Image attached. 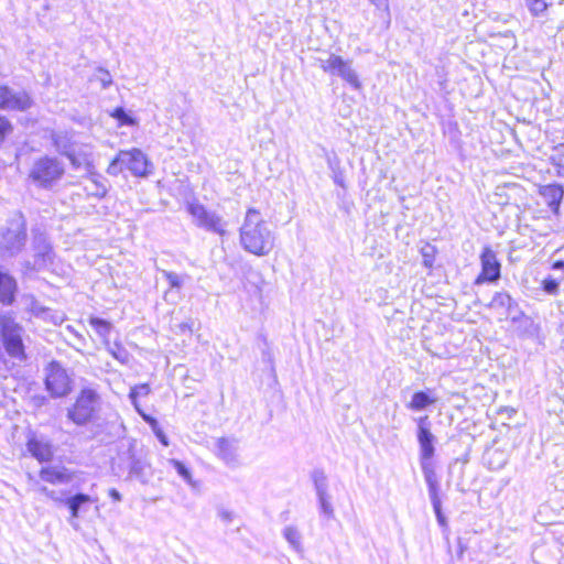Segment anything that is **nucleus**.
Returning <instances> with one entry per match:
<instances>
[{
  "instance_id": "obj_39",
  "label": "nucleus",
  "mask_w": 564,
  "mask_h": 564,
  "mask_svg": "<svg viewBox=\"0 0 564 564\" xmlns=\"http://www.w3.org/2000/svg\"><path fill=\"white\" fill-rule=\"evenodd\" d=\"M112 117L116 118L121 124L130 126L134 122L133 119L127 115L124 109L121 107H118L113 110Z\"/></svg>"
},
{
  "instance_id": "obj_9",
  "label": "nucleus",
  "mask_w": 564,
  "mask_h": 564,
  "mask_svg": "<svg viewBox=\"0 0 564 564\" xmlns=\"http://www.w3.org/2000/svg\"><path fill=\"white\" fill-rule=\"evenodd\" d=\"M99 397L93 389H83L75 404L68 409L67 417L77 425L86 424L96 411Z\"/></svg>"
},
{
  "instance_id": "obj_8",
  "label": "nucleus",
  "mask_w": 564,
  "mask_h": 564,
  "mask_svg": "<svg viewBox=\"0 0 564 564\" xmlns=\"http://www.w3.org/2000/svg\"><path fill=\"white\" fill-rule=\"evenodd\" d=\"M2 345L6 352L18 361L26 359L25 347L23 344L22 335L23 327L19 325L13 318L2 316Z\"/></svg>"
},
{
  "instance_id": "obj_27",
  "label": "nucleus",
  "mask_w": 564,
  "mask_h": 564,
  "mask_svg": "<svg viewBox=\"0 0 564 564\" xmlns=\"http://www.w3.org/2000/svg\"><path fill=\"white\" fill-rule=\"evenodd\" d=\"M434 403V400L424 391L415 392L408 408L414 411H421Z\"/></svg>"
},
{
  "instance_id": "obj_18",
  "label": "nucleus",
  "mask_w": 564,
  "mask_h": 564,
  "mask_svg": "<svg viewBox=\"0 0 564 564\" xmlns=\"http://www.w3.org/2000/svg\"><path fill=\"white\" fill-rule=\"evenodd\" d=\"M489 307L508 318L517 310L518 304L508 292L501 291L495 293Z\"/></svg>"
},
{
  "instance_id": "obj_28",
  "label": "nucleus",
  "mask_w": 564,
  "mask_h": 564,
  "mask_svg": "<svg viewBox=\"0 0 564 564\" xmlns=\"http://www.w3.org/2000/svg\"><path fill=\"white\" fill-rule=\"evenodd\" d=\"M108 352L121 364H128L130 355L128 350L118 341L113 344L106 343Z\"/></svg>"
},
{
  "instance_id": "obj_4",
  "label": "nucleus",
  "mask_w": 564,
  "mask_h": 564,
  "mask_svg": "<svg viewBox=\"0 0 564 564\" xmlns=\"http://www.w3.org/2000/svg\"><path fill=\"white\" fill-rule=\"evenodd\" d=\"M118 465L128 470L129 479H137L143 485L148 484L153 475L147 455L137 446L135 441H130L127 447L119 452Z\"/></svg>"
},
{
  "instance_id": "obj_5",
  "label": "nucleus",
  "mask_w": 564,
  "mask_h": 564,
  "mask_svg": "<svg viewBox=\"0 0 564 564\" xmlns=\"http://www.w3.org/2000/svg\"><path fill=\"white\" fill-rule=\"evenodd\" d=\"M186 210L192 217V223L205 231L219 236L227 232V221L214 210L208 209L197 199L186 202Z\"/></svg>"
},
{
  "instance_id": "obj_22",
  "label": "nucleus",
  "mask_w": 564,
  "mask_h": 564,
  "mask_svg": "<svg viewBox=\"0 0 564 564\" xmlns=\"http://www.w3.org/2000/svg\"><path fill=\"white\" fill-rule=\"evenodd\" d=\"M26 446L31 455L40 462H48L53 457L52 445L47 441L33 437L29 440Z\"/></svg>"
},
{
  "instance_id": "obj_33",
  "label": "nucleus",
  "mask_w": 564,
  "mask_h": 564,
  "mask_svg": "<svg viewBox=\"0 0 564 564\" xmlns=\"http://www.w3.org/2000/svg\"><path fill=\"white\" fill-rule=\"evenodd\" d=\"M527 6L532 14L539 15L542 14L547 7L552 3V0H525Z\"/></svg>"
},
{
  "instance_id": "obj_16",
  "label": "nucleus",
  "mask_w": 564,
  "mask_h": 564,
  "mask_svg": "<svg viewBox=\"0 0 564 564\" xmlns=\"http://www.w3.org/2000/svg\"><path fill=\"white\" fill-rule=\"evenodd\" d=\"M75 473L63 466L43 467L40 478L53 485L69 484L75 479Z\"/></svg>"
},
{
  "instance_id": "obj_32",
  "label": "nucleus",
  "mask_w": 564,
  "mask_h": 564,
  "mask_svg": "<svg viewBox=\"0 0 564 564\" xmlns=\"http://www.w3.org/2000/svg\"><path fill=\"white\" fill-rule=\"evenodd\" d=\"M160 272L163 278L166 279L171 290H180L183 286L185 279L187 278L186 275H181L173 271L160 270Z\"/></svg>"
},
{
  "instance_id": "obj_21",
  "label": "nucleus",
  "mask_w": 564,
  "mask_h": 564,
  "mask_svg": "<svg viewBox=\"0 0 564 564\" xmlns=\"http://www.w3.org/2000/svg\"><path fill=\"white\" fill-rule=\"evenodd\" d=\"M216 446L218 457H220L227 465L238 464L237 441L221 437L217 441Z\"/></svg>"
},
{
  "instance_id": "obj_41",
  "label": "nucleus",
  "mask_w": 564,
  "mask_h": 564,
  "mask_svg": "<svg viewBox=\"0 0 564 564\" xmlns=\"http://www.w3.org/2000/svg\"><path fill=\"white\" fill-rule=\"evenodd\" d=\"M219 517L226 522H230L232 520V513L228 510H220Z\"/></svg>"
},
{
  "instance_id": "obj_24",
  "label": "nucleus",
  "mask_w": 564,
  "mask_h": 564,
  "mask_svg": "<svg viewBox=\"0 0 564 564\" xmlns=\"http://www.w3.org/2000/svg\"><path fill=\"white\" fill-rule=\"evenodd\" d=\"M52 143L61 155L67 156L75 150L73 137L67 131H54L51 134Z\"/></svg>"
},
{
  "instance_id": "obj_7",
  "label": "nucleus",
  "mask_w": 564,
  "mask_h": 564,
  "mask_svg": "<svg viewBox=\"0 0 564 564\" xmlns=\"http://www.w3.org/2000/svg\"><path fill=\"white\" fill-rule=\"evenodd\" d=\"M316 64L325 73L332 76H338L348 83L354 89H360L361 83L358 74L351 67L350 61H345L341 56L329 53L325 57H317Z\"/></svg>"
},
{
  "instance_id": "obj_6",
  "label": "nucleus",
  "mask_w": 564,
  "mask_h": 564,
  "mask_svg": "<svg viewBox=\"0 0 564 564\" xmlns=\"http://www.w3.org/2000/svg\"><path fill=\"white\" fill-rule=\"evenodd\" d=\"M28 239L26 225L22 217L12 219L0 231V254L15 257L25 247Z\"/></svg>"
},
{
  "instance_id": "obj_42",
  "label": "nucleus",
  "mask_w": 564,
  "mask_h": 564,
  "mask_svg": "<svg viewBox=\"0 0 564 564\" xmlns=\"http://www.w3.org/2000/svg\"><path fill=\"white\" fill-rule=\"evenodd\" d=\"M109 496L117 502L122 499L121 494L115 488L109 489Z\"/></svg>"
},
{
  "instance_id": "obj_44",
  "label": "nucleus",
  "mask_w": 564,
  "mask_h": 564,
  "mask_svg": "<svg viewBox=\"0 0 564 564\" xmlns=\"http://www.w3.org/2000/svg\"><path fill=\"white\" fill-rule=\"evenodd\" d=\"M369 1L377 7H380V6H386L388 0H369Z\"/></svg>"
},
{
  "instance_id": "obj_10",
  "label": "nucleus",
  "mask_w": 564,
  "mask_h": 564,
  "mask_svg": "<svg viewBox=\"0 0 564 564\" xmlns=\"http://www.w3.org/2000/svg\"><path fill=\"white\" fill-rule=\"evenodd\" d=\"M45 388L53 398L65 397L70 392L68 375L57 361H52L46 367Z\"/></svg>"
},
{
  "instance_id": "obj_26",
  "label": "nucleus",
  "mask_w": 564,
  "mask_h": 564,
  "mask_svg": "<svg viewBox=\"0 0 564 564\" xmlns=\"http://www.w3.org/2000/svg\"><path fill=\"white\" fill-rule=\"evenodd\" d=\"M553 270L561 272L558 278L547 276L543 280L542 286L547 294L555 295L558 292L560 282L564 279V261H556L553 264Z\"/></svg>"
},
{
  "instance_id": "obj_13",
  "label": "nucleus",
  "mask_w": 564,
  "mask_h": 564,
  "mask_svg": "<svg viewBox=\"0 0 564 564\" xmlns=\"http://www.w3.org/2000/svg\"><path fill=\"white\" fill-rule=\"evenodd\" d=\"M416 436L420 445V462L432 460L435 454L436 437L431 432L429 416L417 419Z\"/></svg>"
},
{
  "instance_id": "obj_38",
  "label": "nucleus",
  "mask_w": 564,
  "mask_h": 564,
  "mask_svg": "<svg viewBox=\"0 0 564 564\" xmlns=\"http://www.w3.org/2000/svg\"><path fill=\"white\" fill-rule=\"evenodd\" d=\"M151 389L148 383H142L139 386H135L130 391V399L132 400L133 404L137 405L135 399L138 395H148L150 393ZM138 409V406H135Z\"/></svg>"
},
{
  "instance_id": "obj_37",
  "label": "nucleus",
  "mask_w": 564,
  "mask_h": 564,
  "mask_svg": "<svg viewBox=\"0 0 564 564\" xmlns=\"http://www.w3.org/2000/svg\"><path fill=\"white\" fill-rule=\"evenodd\" d=\"M422 257H423V264L426 268H432L434 263V252L435 249L431 245H426L422 248Z\"/></svg>"
},
{
  "instance_id": "obj_36",
  "label": "nucleus",
  "mask_w": 564,
  "mask_h": 564,
  "mask_svg": "<svg viewBox=\"0 0 564 564\" xmlns=\"http://www.w3.org/2000/svg\"><path fill=\"white\" fill-rule=\"evenodd\" d=\"M431 502H432V506H433V509H434V512H435V516H436L438 524L441 527H443V528H446L447 527V521H446L445 516L442 512V505H441L440 497L431 499Z\"/></svg>"
},
{
  "instance_id": "obj_23",
  "label": "nucleus",
  "mask_w": 564,
  "mask_h": 564,
  "mask_svg": "<svg viewBox=\"0 0 564 564\" xmlns=\"http://www.w3.org/2000/svg\"><path fill=\"white\" fill-rule=\"evenodd\" d=\"M430 499L438 498L440 481L432 460L420 462Z\"/></svg>"
},
{
  "instance_id": "obj_35",
  "label": "nucleus",
  "mask_w": 564,
  "mask_h": 564,
  "mask_svg": "<svg viewBox=\"0 0 564 564\" xmlns=\"http://www.w3.org/2000/svg\"><path fill=\"white\" fill-rule=\"evenodd\" d=\"M94 79L101 84L104 89L108 88L112 84L111 74L104 68H98L96 74L94 75Z\"/></svg>"
},
{
  "instance_id": "obj_1",
  "label": "nucleus",
  "mask_w": 564,
  "mask_h": 564,
  "mask_svg": "<svg viewBox=\"0 0 564 564\" xmlns=\"http://www.w3.org/2000/svg\"><path fill=\"white\" fill-rule=\"evenodd\" d=\"M243 250L258 257L268 256L274 248L275 237L260 212L249 208L239 230Z\"/></svg>"
},
{
  "instance_id": "obj_43",
  "label": "nucleus",
  "mask_w": 564,
  "mask_h": 564,
  "mask_svg": "<svg viewBox=\"0 0 564 564\" xmlns=\"http://www.w3.org/2000/svg\"><path fill=\"white\" fill-rule=\"evenodd\" d=\"M158 437L163 445H169L167 437L163 433H158Z\"/></svg>"
},
{
  "instance_id": "obj_40",
  "label": "nucleus",
  "mask_w": 564,
  "mask_h": 564,
  "mask_svg": "<svg viewBox=\"0 0 564 564\" xmlns=\"http://www.w3.org/2000/svg\"><path fill=\"white\" fill-rule=\"evenodd\" d=\"M12 131V124L10 121L0 116V143L4 140V138Z\"/></svg>"
},
{
  "instance_id": "obj_15",
  "label": "nucleus",
  "mask_w": 564,
  "mask_h": 564,
  "mask_svg": "<svg viewBox=\"0 0 564 564\" xmlns=\"http://www.w3.org/2000/svg\"><path fill=\"white\" fill-rule=\"evenodd\" d=\"M42 491L53 500L66 505L70 511L72 518H77L80 509L91 501L90 497L86 494H76L72 497H64L63 494H58L55 490H48L46 487H43Z\"/></svg>"
},
{
  "instance_id": "obj_12",
  "label": "nucleus",
  "mask_w": 564,
  "mask_h": 564,
  "mask_svg": "<svg viewBox=\"0 0 564 564\" xmlns=\"http://www.w3.org/2000/svg\"><path fill=\"white\" fill-rule=\"evenodd\" d=\"M481 272L476 278L475 284L485 282H496L500 279L501 264L497 259L495 251L490 247H485L480 254Z\"/></svg>"
},
{
  "instance_id": "obj_34",
  "label": "nucleus",
  "mask_w": 564,
  "mask_h": 564,
  "mask_svg": "<svg viewBox=\"0 0 564 564\" xmlns=\"http://www.w3.org/2000/svg\"><path fill=\"white\" fill-rule=\"evenodd\" d=\"M170 464L175 468V470L177 471V474L187 482V484H192L193 482V479H192V474L189 471V469L180 460L177 459H171L170 460Z\"/></svg>"
},
{
  "instance_id": "obj_2",
  "label": "nucleus",
  "mask_w": 564,
  "mask_h": 564,
  "mask_svg": "<svg viewBox=\"0 0 564 564\" xmlns=\"http://www.w3.org/2000/svg\"><path fill=\"white\" fill-rule=\"evenodd\" d=\"M65 175V164L56 156L43 155L34 160L29 180L42 189H51Z\"/></svg>"
},
{
  "instance_id": "obj_19",
  "label": "nucleus",
  "mask_w": 564,
  "mask_h": 564,
  "mask_svg": "<svg viewBox=\"0 0 564 564\" xmlns=\"http://www.w3.org/2000/svg\"><path fill=\"white\" fill-rule=\"evenodd\" d=\"M33 249L35 258L34 267H44L51 261L52 247L44 235L40 234L34 237Z\"/></svg>"
},
{
  "instance_id": "obj_31",
  "label": "nucleus",
  "mask_w": 564,
  "mask_h": 564,
  "mask_svg": "<svg viewBox=\"0 0 564 564\" xmlns=\"http://www.w3.org/2000/svg\"><path fill=\"white\" fill-rule=\"evenodd\" d=\"M66 158L69 160L72 166L75 170H78L80 167H86L87 170H89L91 167V162L88 155L85 153H76V151L74 150L70 153V155H67Z\"/></svg>"
},
{
  "instance_id": "obj_3",
  "label": "nucleus",
  "mask_w": 564,
  "mask_h": 564,
  "mask_svg": "<svg viewBox=\"0 0 564 564\" xmlns=\"http://www.w3.org/2000/svg\"><path fill=\"white\" fill-rule=\"evenodd\" d=\"M152 163L148 156L137 148L121 150L107 167V173L117 176L128 170L135 177H147L151 173Z\"/></svg>"
},
{
  "instance_id": "obj_20",
  "label": "nucleus",
  "mask_w": 564,
  "mask_h": 564,
  "mask_svg": "<svg viewBox=\"0 0 564 564\" xmlns=\"http://www.w3.org/2000/svg\"><path fill=\"white\" fill-rule=\"evenodd\" d=\"M18 285L15 279L0 269V302L11 305L15 300Z\"/></svg>"
},
{
  "instance_id": "obj_25",
  "label": "nucleus",
  "mask_w": 564,
  "mask_h": 564,
  "mask_svg": "<svg viewBox=\"0 0 564 564\" xmlns=\"http://www.w3.org/2000/svg\"><path fill=\"white\" fill-rule=\"evenodd\" d=\"M89 181L90 184L85 187L87 193L98 198L105 197L108 192L106 180L95 172H89Z\"/></svg>"
},
{
  "instance_id": "obj_45",
  "label": "nucleus",
  "mask_w": 564,
  "mask_h": 564,
  "mask_svg": "<svg viewBox=\"0 0 564 564\" xmlns=\"http://www.w3.org/2000/svg\"><path fill=\"white\" fill-rule=\"evenodd\" d=\"M458 546H459V551H458V556L462 557L463 553H464V546L462 544V541L460 539L458 540Z\"/></svg>"
},
{
  "instance_id": "obj_14",
  "label": "nucleus",
  "mask_w": 564,
  "mask_h": 564,
  "mask_svg": "<svg viewBox=\"0 0 564 564\" xmlns=\"http://www.w3.org/2000/svg\"><path fill=\"white\" fill-rule=\"evenodd\" d=\"M312 480L317 495L321 512L328 519L334 518V508L330 502V496L327 491V477L321 469H315L312 473Z\"/></svg>"
},
{
  "instance_id": "obj_46",
  "label": "nucleus",
  "mask_w": 564,
  "mask_h": 564,
  "mask_svg": "<svg viewBox=\"0 0 564 564\" xmlns=\"http://www.w3.org/2000/svg\"><path fill=\"white\" fill-rule=\"evenodd\" d=\"M558 175L564 177V164L558 166Z\"/></svg>"
},
{
  "instance_id": "obj_29",
  "label": "nucleus",
  "mask_w": 564,
  "mask_h": 564,
  "mask_svg": "<svg viewBox=\"0 0 564 564\" xmlns=\"http://www.w3.org/2000/svg\"><path fill=\"white\" fill-rule=\"evenodd\" d=\"M283 536L285 538V540L290 543V545L295 550V551H301L302 549V544H301V533L299 532V530L295 528V527H292V525H288L284 528L283 530Z\"/></svg>"
},
{
  "instance_id": "obj_17",
  "label": "nucleus",
  "mask_w": 564,
  "mask_h": 564,
  "mask_svg": "<svg viewBox=\"0 0 564 564\" xmlns=\"http://www.w3.org/2000/svg\"><path fill=\"white\" fill-rule=\"evenodd\" d=\"M540 195L544 199L549 208L558 214L561 202L564 196V188L560 184H547L540 188Z\"/></svg>"
},
{
  "instance_id": "obj_11",
  "label": "nucleus",
  "mask_w": 564,
  "mask_h": 564,
  "mask_svg": "<svg viewBox=\"0 0 564 564\" xmlns=\"http://www.w3.org/2000/svg\"><path fill=\"white\" fill-rule=\"evenodd\" d=\"M33 101L25 90H15L8 86H0V109L25 111Z\"/></svg>"
},
{
  "instance_id": "obj_30",
  "label": "nucleus",
  "mask_w": 564,
  "mask_h": 564,
  "mask_svg": "<svg viewBox=\"0 0 564 564\" xmlns=\"http://www.w3.org/2000/svg\"><path fill=\"white\" fill-rule=\"evenodd\" d=\"M89 324L97 332V334L100 337H102L104 339H106L109 336L110 330L112 328V325L110 322L99 318V317H91L89 319Z\"/></svg>"
}]
</instances>
